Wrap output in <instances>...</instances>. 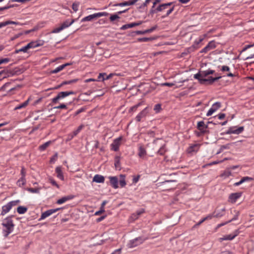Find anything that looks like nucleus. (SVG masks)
I'll list each match as a JSON object with an SVG mask.
<instances>
[{"label":"nucleus","mask_w":254,"mask_h":254,"mask_svg":"<svg viewBox=\"0 0 254 254\" xmlns=\"http://www.w3.org/2000/svg\"><path fill=\"white\" fill-rule=\"evenodd\" d=\"M51 143V141L45 142V143L39 146V149L41 151L44 150L50 145Z\"/></svg>","instance_id":"nucleus-32"},{"label":"nucleus","mask_w":254,"mask_h":254,"mask_svg":"<svg viewBox=\"0 0 254 254\" xmlns=\"http://www.w3.org/2000/svg\"><path fill=\"white\" fill-rule=\"evenodd\" d=\"M29 99H28L27 100L25 101L24 103H23L22 104L19 105V106H16L14 110H18V109H20L22 108H24L26 106H27V105L29 103Z\"/></svg>","instance_id":"nucleus-31"},{"label":"nucleus","mask_w":254,"mask_h":254,"mask_svg":"<svg viewBox=\"0 0 254 254\" xmlns=\"http://www.w3.org/2000/svg\"><path fill=\"white\" fill-rule=\"evenodd\" d=\"M60 209V208L51 209L48 210L43 212L42 213L41 217L39 218V220L41 221L42 220L45 219L47 217L50 216L52 214L56 213L57 211H58Z\"/></svg>","instance_id":"nucleus-7"},{"label":"nucleus","mask_w":254,"mask_h":254,"mask_svg":"<svg viewBox=\"0 0 254 254\" xmlns=\"http://www.w3.org/2000/svg\"><path fill=\"white\" fill-rule=\"evenodd\" d=\"M151 0H145V2L142 4L141 7L146 6L151 2Z\"/></svg>","instance_id":"nucleus-57"},{"label":"nucleus","mask_w":254,"mask_h":254,"mask_svg":"<svg viewBox=\"0 0 254 254\" xmlns=\"http://www.w3.org/2000/svg\"><path fill=\"white\" fill-rule=\"evenodd\" d=\"M174 6H172L169 8L166 13V16H168L174 10Z\"/></svg>","instance_id":"nucleus-52"},{"label":"nucleus","mask_w":254,"mask_h":254,"mask_svg":"<svg viewBox=\"0 0 254 254\" xmlns=\"http://www.w3.org/2000/svg\"><path fill=\"white\" fill-rule=\"evenodd\" d=\"M110 183L113 187L115 189L118 188V180L116 177H111L110 178Z\"/></svg>","instance_id":"nucleus-19"},{"label":"nucleus","mask_w":254,"mask_h":254,"mask_svg":"<svg viewBox=\"0 0 254 254\" xmlns=\"http://www.w3.org/2000/svg\"><path fill=\"white\" fill-rule=\"evenodd\" d=\"M29 191L32 193H39V190L38 189H33V188H30L29 190Z\"/></svg>","instance_id":"nucleus-49"},{"label":"nucleus","mask_w":254,"mask_h":254,"mask_svg":"<svg viewBox=\"0 0 254 254\" xmlns=\"http://www.w3.org/2000/svg\"><path fill=\"white\" fill-rule=\"evenodd\" d=\"M82 128H83V126L82 125L78 127V128L76 130H75V131H74L72 133L74 136H76L80 131V130L82 129Z\"/></svg>","instance_id":"nucleus-41"},{"label":"nucleus","mask_w":254,"mask_h":254,"mask_svg":"<svg viewBox=\"0 0 254 254\" xmlns=\"http://www.w3.org/2000/svg\"><path fill=\"white\" fill-rule=\"evenodd\" d=\"M253 180L252 178L246 177L243 178L239 182H236L234 184V186H238L245 182L250 181Z\"/></svg>","instance_id":"nucleus-24"},{"label":"nucleus","mask_w":254,"mask_h":254,"mask_svg":"<svg viewBox=\"0 0 254 254\" xmlns=\"http://www.w3.org/2000/svg\"><path fill=\"white\" fill-rule=\"evenodd\" d=\"M172 4V2H169L167 3H164L159 5L156 9L154 10V12L163 11L166 9H168Z\"/></svg>","instance_id":"nucleus-11"},{"label":"nucleus","mask_w":254,"mask_h":254,"mask_svg":"<svg viewBox=\"0 0 254 254\" xmlns=\"http://www.w3.org/2000/svg\"><path fill=\"white\" fill-rule=\"evenodd\" d=\"M138 156L140 158H144L146 154V152L145 149L142 147L140 146L139 148V151H138Z\"/></svg>","instance_id":"nucleus-27"},{"label":"nucleus","mask_w":254,"mask_h":254,"mask_svg":"<svg viewBox=\"0 0 254 254\" xmlns=\"http://www.w3.org/2000/svg\"><path fill=\"white\" fill-rule=\"evenodd\" d=\"M113 75V73H110V74L106 75V74L105 73H100L98 76V80H100L101 79L103 81L108 79L112 77Z\"/></svg>","instance_id":"nucleus-18"},{"label":"nucleus","mask_w":254,"mask_h":254,"mask_svg":"<svg viewBox=\"0 0 254 254\" xmlns=\"http://www.w3.org/2000/svg\"><path fill=\"white\" fill-rule=\"evenodd\" d=\"M239 234V231L236 230L233 233L223 236L222 238H219V242H222L226 240H232L235 238Z\"/></svg>","instance_id":"nucleus-8"},{"label":"nucleus","mask_w":254,"mask_h":254,"mask_svg":"<svg viewBox=\"0 0 254 254\" xmlns=\"http://www.w3.org/2000/svg\"><path fill=\"white\" fill-rule=\"evenodd\" d=\"M221 107V104L219 102H215L214 103L211 108L208 110L206 114L207 116H210L212 115L214 112H215L218 109Z\"/></svg>","instance_id":"nucleus-9"},{"label":"nucleus","mask_w":254,"mask_h":254,"mask_svg":"<svg viewBox=\"0 0 254 254\" xmlns=\"http://www.w3.org/2000/svg\"><path fill=\"white\" fill-rule=\"evenodd\" d=\"M145 239L142 237H138L133 240H130L127 244V246L129 248L135 247L142 243L145 241Z\"/></svg>","instance_id":"nucleus-4"},{"label":"nucleus","mask_w":254,"mask_h":254,"mask_svg":"<svg viewBox=\"0 0 254 254\" xmlns=\"http://www.w3.org/2000/svg\"><path fill=\"white\" fill-rule=\"evenodd\" d=\"M73 198L74 196L72 195L65 196L58 199L57 201V203L59 204H62L68 200L73 199Z\"/></svg>","instance_id":"nucleus-13"},{"label":"nucleus","mask_w":254,"mask_h":254,"mask_svg":"<svg viewBox=\"0 0 254 254\" xmlns=\"http://www.w3.org/2000/svg\"><path fill=\"white\" fill-rule=\"evenodd\" d=\"M214 70L210 69L207 70H203L201 69L198 73L194 75V78L198 79L200 83H203L206 81L209 82L210 83H212L213 82L220 79L221 77L218 76L214 78L209 77L208 78H205L204 77H206L209 74L214 73Z\"/></svg>","instance_id":"nucleus-1"},{"label":"nucleus","mask_w":254,"mask_h":254,"mask_svg":"<svg viewBox=\"0 0 254 254\" xmlns=\"http://www.w3.org/2000/svg\"><path fill=\"white\" fill-rule=\"evenodd\" d=\"M149 40V39L148 38H142L138 39V41L140 42H147Z\"/></svg>","instance_id":"nucleus-58"},{"label":"nucleus","mask_w":254,"mask_h":254,"mask_svg":"<svg viewBox=\"0 0 254 254\" xmlns=\"http://www.w3.org/2000/svg\"><path fill=\"white\" fill-rule=\"evenodd\" d=\"M76 79H74V80H69V81H64L62 83V84L64 85H65V84H71L72 83H73V82H75L76 81Z\"/></svg>","instance_id":"nucleus-51"},{"label":"nucleus","mask_w":254,"mask_h":254,"mask_svg":"<svg viewBox=\"0 0 254 254\" xmlns=\"http://www.w3.org/2000/svg\"><path fill=\"white\" fill-rule=\"evenodd\" d=\"M50 182L51 183L54 185V186H55L56 187H57L58 188H59V186L57 184V183L56 182V181H55L54 180H52V179H50Z\"/></svg>","instance_id":"nucleus-60"},{"label":"nucleus","mask_w":254,"mask_h":254,"mask_svg":"<svg viewBox=\"0 0 254 254\" xmlns=\"http://www.w3.org/2000/svg\"><path fill=\"white\" fill-rule=\"evenodd\" d=\"M109 13L106 12H102L94 13L86 16L81 19V22L91 21L94 19L108 15Z\"/></svg>","instance_id":"nucleus-3"},{"label":"nucleus","mask_w":254,"mask_h":254,"mask_svg":"<svg viewBox=\"0 0 254 254\" xmlns=\"http://www.w3.org/2000/svg\"><path fill=\"white\" fill-rule=\"evenodd\" d=\"M120 18V16L117 14L112 15L110 17V20L111 21H114Z\"/></svg>","instance_id":"nucleus-39"},{"label":"nucleus","mask_w":254,"mask_h":254,"mask_svg":"<svg viewBox=\"0 0 254 254\" xmlns=\"http://www.w3.org/2000/svg\"><path fill=\"white\" fill-rule=\"evenodd\" d=\"M144 210L143 209H141L140 210H138L137 212H136V214L139 216V215L142 214L143 213H144Z\"/></svg>","instance_id":"nucleus-62"},{"label":"nucleus","mask_w":254,"mask_h":254,"mask_svg":"<svg viewBox=\"0 0 254 254\" xmlns=\"http://www.w3.org/2000/svg\"><path fill=\"white\" fill-rule=\"evenodd\" d=\"M54 109H66V105L64 104H61L60 106L55 107Z\"/></svg>","instance_id":"nucleus-48"},{"label":"nucleus","mask_w":254,"mask_h":254,"mask_svg":"<svg viewBox=\"0 0 254 254\" xmlns=\"http://www.w3.org/2000/svg\"><path fill=\"white\" fill-rule=\"evenodd\" d=\"M122 137H120L114 140V142L111 144L112 149L114 151H117L119 149V147L121 144V141Z\"/></svg>","instance_id":"nucleus-12"},{"label":"nucleus","mask_w":254,"mask_h":254,"mask_svg":"<svg viewBox=\"0 0 254 254\" xmlns=\"http://www.w3.org/2000/svg\"><path fill=\"white\" fill-rule=\"evenodd\" d=\"M141 24V22L131 23H129L128 24L129 28H132L134 26H138Z\"/></svg>","instance_id":"nucleus-42"},{"label":"nucleus","mask_w":254,"mask_h":254,"mask_svg":"<svg viewBox=\"0 0 254 254\" xmlns=\"http://www.w3.org/2000/svg\"><path fill=\"white\" fill-rule=\"evenodd\" d=\"M9 24H14V25H18V23L15 21H10V20H7L3 22H1L0 23V28H2L4 26H5Z\"/></svg>","instance_id":"nucleus-23"},{"label":"nucleus","mask_w":254,"mask_h":254,"mask_svg":"<svg viewBox=\"0 0 254 254\" xmlns=\"http://www.w3.org/2000/svg\"><path fill=\"white\" fill-rule=\"evenodd\" d=\"M165 152V150L164 146L161 147L158 151V153L160 155H163Z\"/></svg>","instance_id":"nucleus-45"},{"label":"nucleus","mask_w":254,"mask_h":254,"mask_svg":"<svg viewBox=\"0 0 254 254\" xmlns=\"http://www.w3.org/2000/svg\"><path fill=\"white\" fill-rule=\"evenodd\" d=\"M148 113L147 108H146L143 110L136 117V120L137 122L140 121L141 119L145 117Z\"/></svg>","instance_id":"nucleus-16"},{"label":"nucleus","mask_w":254,"mask_h":254,"mask_svg":"<svg viewBox=\"0 0 254 254\" xmlns=\"http://www.w3.org/2000/svg\"><path fill=\"white\" fill-rule=\"evenodd\" d=\"M58 154L57 153H56L53 156H52L50 159V163L53 164L55 163L56 161L57 160Z\"/></svg>","instance_id":"nucleus-37"},{"label":"nucleus","mask_w":254,"mask_h":254,"mask_svg":"<svg viewBox=\"0 0 254 254\" xmlns=\"http://www.w3.org/2000/svg\"><path fill=\"white\" fill-rule=\"evenodd\" d=\"M209 50H210L209 49V48H208V47L207 46H206L205 48H204L202 50V52H204V53H206L208 51H209Z\"/></svg>","instance_id":"nucleus-61"},{"label":"nucleus","mask_w":254,"mask_h":254,"mask_svg":"<svg viewBox=\"0 0 254 254\" xmlns=\"http://www.w3.org/2000/svg\"><path fill=\"white\" fill-rule=\"evenodd\" d=\"M220 254H233L231 252L229 251H225L221 253Z\"/></svg>","instance_id":"nucleus-64"},{"label":"nucleus","mask_w":254,"mask_h":254,"mask_svg":"<svg viewBox=\"0 0 254 254\" xmlns=\"http://www.w3.org/2000/svg\"><path fill=\"white\" fill-rule=\"evenodd\" d=\"M228 148H229V144L223 145L220 147V151L218 152H217V153H219L221 151H222L224 149H228Z\"/></svg>","instance_id":"nucleus-47"},{"label":"nucleus","mask_w":254,"mask_h":254,"mask_svg":"<svg viewBox=\"0 0 254 254\" xmlns=\"http://www.w3.org/2000/svg\"><path fill=\"white\" fill-rule=\"evenodd\" d=\"M28 49V48L27 47V45L19 49V51H20V52H24V53H26L27 52Z\"/></svg>","instance_id":"nucleus-50"},{"label":"nucleus","mask_w":254,"mask_h":254,"mask_svg":"<svg viewBox=\"0 0 254 254\" xmlns=\"http://www.w3.org/2000/svg\"><path fill=\"white\" fill-rule=\"evenodd\" d=\"M20 203L19 200H15L11 201L8 202V204L10 206L11 208H12V207L15 206L17 205H18Z\"/></svg>","instance_id":"nucleus-35"},{"label":"nucleus","mask_w":254,"mask_h":254,"mask_svg":"<svg viewBox=\"0 0 254 254\" xmlns=\"http://www.w3.org/2000/svg\"><path fill=\"white\" fill-rule=\"evenodd\" d=\"M63 29V28L60 26L59 27L56 28L54 29L51 32L52 33H58L60 32L61 31H62Z\"/></svg>","instance_id":"nucleus-38"},{"label":"nucleus","mask_w":254,"mask_h":254,"mask_svg":"<svg viewBox=\"0 0 254 254\" xmlns=\"http://www.w3.org/2000/svg\"><path fill=\"white\" fill-rule=\"evenodd\" d=\"M75 136L71 133L68 135L67 138L66 139V141L70 140L72 139Z\"/></svg>","instance_id":"nucleus-54"},{"label":"nucleus","mask_w":254,"mask_h":254,"mask_svg":"<svg viewBox=\"0 0 254 254\" xmlns=\"http://www.w3.org/2000/svg\"><path fill=\"white\" fill-rule=\"evenodd\" d=\"M140 105V103H139L134 106H133L132 107H131L130 109V110L131 111H135Z\"/></svg>","instance_id":"nucleus-55"},{"label":"nucleus","mask_w":254,"mask_h":254,"mask_svg":"<svg viewBox=\"0 0 254 254\" xmlns=\"http://www.w3.org/2000/svg\"><path fill=\"white\" fill-rule=\"evenodd\" d=\"M244 129V128L243 127H240L238 128H237L236 127H230L227 131L226 134H239L243 131Z\"/></svg>","instance_id":"nucleus-6"},{"label":"nucleus","mask_w":254,"mask_h":254,"mask_svg":"<svg viewBox=\"0 0 254 254\" xmlns=\"http://www.w3.org/2000/svg\"><path fill=\"white\" fill-rule=\"evenodd\" d=\"M242 192H236L230 194L229 196V201L233 203H235L242 196Z\"/></svg>","instance_id":"nucleus-10"},{"label":"nucleus","mask_w":254,"mask_h":254,"mask_svg":"<svg viewBox=\"0 0 254 254\" xmlns=\"http://www.w3.org/2000/svg\"><path fill=\"white\" fill-rule=\"evenodd\" d=\"M199 146L198 144H193L190 146L188 149L189 153H192L193 152H197L199 149Z\"/></svg>","instance_id":"nucleus-25"},{"label":"nucleus","mask_w":254,"mask_h":254,"mask_svg":"<svg viewBox=\"0 0 254 254\" xmlns=\"http://www.w3.org/2000/svg\"><path fill=\"white\" fill-rule=\"evenodd\" d=\"M207 46L208 47L210 50L213 49L215 47V44L213 42H209Z\"/></svg>","instance_id":"nucleus-44"},{"label":"nucleus","mask_w":254,"mask_h":254,"mask_svg":"<svg viewBox=\"0 0 254 254\" xmlns=\"http://www.w3.org/2000/svg\"><path fill=\"white\" fill-rule=\"evenodd\" d=\"M120 185H121V186L122 187H124L126 185V182H125V180L124 179H123L120 180Z\"/></svg>","instance_id":"nucleus-56"},{"label":"nucleus","mask_w":254,"mask_h":254,"mask_svg":"<svg viewBox=\"0 0 254 254\" xmlns=\"http://www.w3.org/2000/svg\"><path fill=\"white\" fill-rule=\"evenodd\" d=\"M2 233L5 237H7L13 231L14 224L10 217L5 218L2 223Z\"/></svg>","instance_id":"nucleus-2"},{"label":"nucleus","mask_w":254,"mask_h":254,"mask_svg":"<svg viewBox=\"0 0 254 254\" xmlns=\"http://www.w3.org/2000/svg\"><path fill=\"white\" fill-rule=\"evenodd\" d=\"M121 249H119L115 250L112 254H121Z\"/></svg>","instance_id":"nucleus-59"},{"label":"nucleus","mask_w":254,"mask_h":254,"mask_svg":"<svg viewBox=\"0 0 254 254\" xmlns=\"http://www.w3.org/2000/svg\"><path fill=\"white\" fill-rule=\"evenodd\" d=\"M11 209V208L10 206L9 205L8 203H7L6 205H3L2 207V211L1 212V214L2 215H5L7 213H8L10 210Z\"/></svg>","instance_id":"nucleus-21"},{"label":"nucleus","mask_w":254,"mask_h":254,"mask_svg":"<svg viewBox=\"0 0 254 254\" xmlns=\"http://www.w3.org/2000/svg\"><path fill=\"white\" fill-rule=\"evenodd\" d=\"M64 67H65V65H60L59 66L56 68L54 70L51 71V73H58V72H60V71L62 70L63 69H64Z\"/></svg>","instance_id":"nucleus-33"},{"label":"nucleus","mask_w":254,"mask_h":254,"mask_svg":"<svg viewBox=\"0 0 254 254\" xmlns=\"http://www.w3.org/2000/svg\"><path fill=\"white\" fill-rule=\"evenodd\" d=\"M73 94L74 92L71 91L59 92L57 96L52 99V102L53 103L56 104L58 103L59 100L63 99L69 95H72Z\"/></svg>","instance_id":"nucleus-5"},{"label":"nucleus","mask_w":254,"mask_h":254,"mask_svg":"<svg viewBox=\"0 0 254 254\" xmlns=\"http://www.w3.org/2000/svg\"><path fill=\"white\" fill-rule=\"evenodd\" d=\"M133 4V3L132 0H129L128 1L117 3L114 5V6H124L131 5Z\"/></svg>","instance_id":"nucleus-30"},{"label":"nucleus","mask_w":254,"mask_h":254,"mask_svg":"<svg viewBox=\"0 0 254 254\" xmlns=\"http://www.w3.org/2000/svg\"><path fill=\"white\" fill-rule=\"evenodd\" d=\"M240 170L241 167L239 166H235L231 167L228 169V173L230 175L233 174H238L240 173L239 171Z\"/></svg>","instance_id":"nucleus-14"},{"label":"nucleus","mask_w":254,"mask_h":254,"mask_svg":"<svg viewBox=\"0 0 254 254\" xmlns=\"http://www.w3.org/2000/svg\"><path fill=\"white\" fill-rule=\"evenodd\" d=\"M93 181L98 183H103L104 181V178L103 176H94V177L93 179Z\"/></svg>","instance_id":"nucleus-28"},{"label":"nucleus","mask_w":254,"mask_h":254,"mask_svg":"<svg viewBox=\"0 0 254 254\" xmlns=\"http://www.w3.org/2000/svg\"><path fill=\"white\" fill-rule=\"evenodd\" d=\"M74 21L75 20L74 19H72L70 21H69V20H66L64 21L61 26L63 28V29H64L71 25Z\"/></svg>","instance_id":"nucleus-20"},{"label":"nucleus","mask_w":254,"mask_h":254,"mask_svg":"<svg viewBox=\"0 0 254 254\" xmlns=\"http://www.w3.org/2000/svg\"><path fill=\"white\" fill-rule=\"evenodd\" d=\"M186 81H187V80L184 79V80H179L178 81H175L174 82H172V83L165 82V83H163L161 84V85L162 86H169V87H171V86L176 85V87L178 88L179 86L176 85L177 83H184Z\"/></svg>","instance_id":"nucleus-15"},{"label":"nucleus","mask_w":254,"mask_h":254,"mask_svg":"<svg viewBox=\"0 0 254 254\" xmlns=\"http://www.w3.org/2000/svg\"><path fill=\"white\" fill-rule=\"evenodd\" d=\"M79 5V2H74L72 5V8L73 10L74 11L76 12L78 9Z\"/></svg>","instance_id":"nucleus-40"},{"label":"nucleus","mask_w":254,"mask_h":254,"mask_svg":"<svg viewBox=\"0 0 254 254\" xmlns=\"http://www.w3.org/2000/svg\"><path fill=\"white\" fill-rule=\"evenodd\" d=\"M27 211V208L23 206H19L17 208V211L19 214H24Z\"/></svg>","instance_id":"nucleus-29"},{"label":"nucleus","mask_w":254,"mask_h":254,"mask_svg":"<svg viewBox=\"0 0 254 254\" xmlns=\"http://www.w3.org/2000/svg\"><path fill=\"white\" fill-rule=\"evenodd\" d=\"M138 216L136 214H133L131 216L130 218L133 220H134L138 218Z\"/></svg>","instance_id":"nucleus-63"},{"label":"nucleus","mask_w":254,"mask_h":254,"mask_svg":"<svg viewBox=\"0 0 254 254\" xmlns=\"http://www.w3.org/2000/svg\"><path fill=\"white\" fill-rule=\"evenodd\" d=\"M161 109V107L160 104H156L154 108V110L156 113L159 112Z\"/></svg>","instance_id":"nucleus-43"},{"label":"nucleus","mask_w":254,"mask_h":254,"mask_svg":"<svg viewBox=\"0 0 254 254\" xmlns=\"http://www.w3.org/2000/svg\"><path fill=\"white\" fill-rule=\"evenodd\" d=\"M219 61L220 63L224 64H229L231 63V60L226 56L220 58Z\"/></svg>","instance_id":"nucleus-26"},{"label":"nucleus","mask_w":254,"mask_h":254,"mask_svg":"<svg viewBox=\"0 0 254 254\" xmlns=\"http://www.w3.org/2000/svg\"><path fill=\"white\" fill-rule=\"evenodd\" d=\"M204 126V123L203 122L201 121L197 123V127L199 130H201V127Z\"/></svg>","instance_id":"nucleus-46"},{"label":"nucleus","mask_w":254,"mask_h":254,"mask_svg":"<svg viewBox=\"0 0 254 254\" xmlns=\"http://www.w3.org/2000/svg\"><path fill=\"white\" fill-rule=\"evenodd\" d=\"M28 49L31 48H35L42 45L41 44L39 43L38 41H32L28 43L27 45Z\"/></svg>","instance_id":"nucleus-22"},{"label":"nucleus","mask_w":254,"mask_h":254,"mask_svg":"<svg viewBox=\"0 0 254 254\" xmlns=\"http://www.w3.org/2000/svg\"><path fill=\"white\" fill-rule=\"evenodd\" d=\"M104 209L103 208H100V210L98 211H96L95 213V215H100V214H101L102 213L104 212Z\"/></svg>","instance_id":"nucleus-53"},{"label":"nucleus","mask_w":254,"mask_h":254,"mask_svg":"<svg viewBox=\"0 0 254 254\" xmlns=\"http://www.w3.org/2000/svg\"><path fill=\"white\" fill-rule=\"evenodd\" d=\"M115 167L117 170H120L121 167L120 165V158L117 157L115 160Z\"/></svg>","instance_id":"nucleus-34"},{"label":"nucleus","mask_w":254,"mask_h":254,"mask_svg":"<svg viewBox=\"0 0 254 254\" xmlns=\"http://www.w3.org/2000/svg\"><path fill=\"white\" fill-rule=\"evenodd\" d=\"M25 180L23 177L21 178L20 179H19L17 182V184L18 186L21 187L23 186L25 184Z\"/></svg>","instance_id":"nucleus-36"},{"label":"nucleus","mask_w":254,"mask_h":254,"mask_svg":"<svg viewBox=\"0 0 254 254\" xmlns=\"http://www.w3.org/2000/svg\"><path fill=\"white\" fill-rule=\"evenodd\" d=\"M220 70L222 72H228L227 73V76L229 77H233L234 75L230 72V68L229 66L227 65H222L221 66Z\"/></svg>","instance_id":"nucleus-17"}]
</instances>
